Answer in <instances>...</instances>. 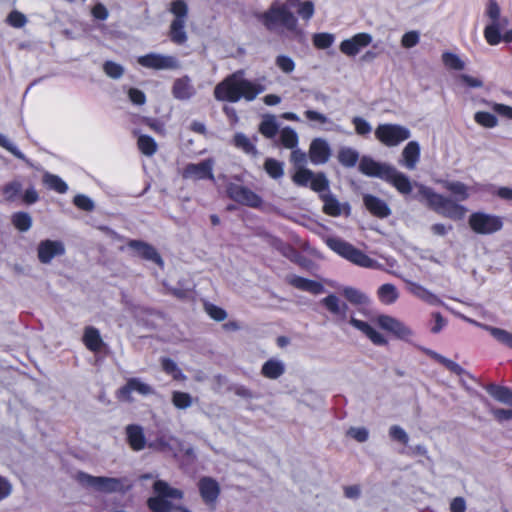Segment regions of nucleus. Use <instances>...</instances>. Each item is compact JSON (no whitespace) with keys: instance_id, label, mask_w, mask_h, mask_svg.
Listing matches in <instances>:
<instances>
[{"instance_id":"c03bdc74","label":"nucleus","mask_w":512,"mask_h":512,"mask_svg":"<svg viewBox=\"0 0 512 512\" xmlns=\"http://www.w3.org/2000/svg\"><path fill=\"white\" fill-rule=\"evenodd\" d=\"M338 160L342 165L352 167L358 160V153L352 148H342L338 153Z\"/></svg>"},{"instance_id":"0e129e2a","label":"nucleus","mask_w":512,"mask_h":512,"mask_svg":"<svg viewBox=\"0 0 512 512\" xmlns=\"http://www.w3.org/2000/svg\"><path fill=\"white\" fill-rule=\"evenodd\" d=\"M103 68H104L105 73L111 78H119L122 76V74L124 72V69L121 65H119L115 62H112V61H107L104 64Z\"/></svg>"},{"instance_id":"473e14b6","label":"nucleus","mask_w":512,"mask_h":512,"mask_svg":"<svg viewBox=\"0 0 512 512\" xmlns=\"http://www.w3.org/2000/svg\"><path fill=\"white\" fill-rule=\"evenodd\" d=\"M380 301L384 304H393L399 297L398 290L392 284H383L377 291Z\"/></svg>"},{"instance_id":"3c124183","label":"nucleus","mask_w":512,"mask_h":512,"mask_svg":"<svg viewBox=\"0 0 512 512\" xmlns=\"http://www.w3.org/2000/svg\"><path fill=\"white\" fill-rule=\"evenodd\" d=\"M485 16L487 17V22H492L495 20H499L504 16L501 14V8L496 0H488L485 7Z\"/></svg>"},{"instance_id":"79ce46f5","label":"nucleus","mask_w":512,"mask_h":512,"mask_svg":"<svg viewBox=\"0 0 512 512\" xmlns=\"http://www.w3.org/2000/svg\"><path fill=\"white\" fill-rule=\"evenodd\" d=\"M266 173L273 179H279L284 174L283 164L273 158L266 159L264 163Z\"/></svg>"},{"instance_id":"dca6fc26","label":"nucleus","mask_w":512,"mask_h":512,"mask_svg":"<svg viewBox=\"0 0 512 512\" xmlns=\"http://www.w3.org/2000/svg\"><path fill=\"white\" fill-rule=\"evenodd\" d=\"M331 155V149L328 142L322 138L312 140L309 148V157L313 164L319 165L326 163Z\"/></svg>"},{"instance_id":"13d9d810","label":"nucleus","mask_w":512,"mask_h":512,"mask_svg":"<svg viewBox=\"0 0 512 512\" xmlns=\"http://www.w3.org/2000/svg\"><path fill=\"white\" fill-rule=\"evenodd\" d=\"M355 131L360 136H366L372 132L371 124L364 118L356 116L352 119Z\"/></svg>"},{"instance_id":"412c9836","label":"nucleus","mask_w":512,"mask_h":512,"mask_svg":"<svg viewBox=\"0 0 512 512\" xmlns=\"http://www.w3.org/2000/svg\"><path fill=\"white\" fill-rule=\"evenodd\" d=\"M420 159V146L416 141H410L402 150L401 164L408 170H414Z\"/></svg>"},{"instance_id":"09e8293b","label":"nucleus","mask_w":512,"mask_h":512,"mask_svg":"<svg viewBox=\"0 0 512 512\" xmlns=\"http://www.w3.org/2000/svg\"><path fill=\"white\" fill-rule=\"evenodd\" d=\"M427 354L436 361H438L439 363H441L442 365H444L451 372L455 374H460L462 372V368L456 362L431 350L427 351Z\"/></svg>"},{"instance_id":"4d7b16f0","label":"nucleus","mask_w":512,"mask_h":512,"mask_svg":"<svg viewBox=\"0 0 512 512\" xmlns=\"http://www.w3.org/2000/svg\"><path fill=\"white\" fill-rule=\"evenodd\" d=\"M172 403L179 409H185L192 404V397L185 392H173Z\"/></svg>"},{"instance_id":"ea45409f","label":"nucleus","mask_w":512,"mask_h":512,"mask_svg":"<svg viewBox=\"0 0 512 512\" xmlns=\"http://www.w3.org/2000/svg\"><path fill=\"white\" fill-rule=\"evenodd\" d=\"M275 65L285 74L293 73L296 68V63L293 58L285 54H279L275 57Z\"/></svg>"},{"instance_id":"ddd939ff","label":"nucleus","mask_w":512,"mask_h":512,"mask_svg":"<svg viewBox=\"0 0 512 512\" xmlns=\"http://www.w3.org/2000/svg\"><path fill=\"white\" fill-rule=\"evenodd\" d=\"M137 62L143 67L156 70L177 69L179 67L175 57L155 53L141 56Z\"/></svg>"},{"instance_id":"a878e982","label":"nucleus","mask_w":512,"mask_h":512,"mask_svg":"<svg viewBox=\"0 0 512 512\" xmlns=\"http://www.w3.org/2000/svg\"><path fill=\"white\" fill-rule=\"evenodd\" d=\"M364 204L366 208L377 217L384 218L389 216L391 213L388 205L383 200L375 196L365 195Z\"/></svg>"},{"instance_id":"052dcab7","label":"nucleus","mask_w":512,"mask_h":512,"mask_svg":"<svg viewBox=\"0 0 512 512\" xmlns=\"http://www.w3.org/2000/svg\"><path fill=\"white\" fill-rule=\"evenodd\" d=\"M389 436L393 440L398 441L402 444H407L408 440H409V437H408V434L406 433V431L398 425H393L390 427Z\"/></svg>"},{"instance_id":"7c9ffc66","label":"nucleus","mask_w":512,"mask_h":512,"mask_svg":"<svg viewBox=\"0 0 512 512\" xmlns=\"http://www.w3.org/2000/svg\"><path fill=\"white\" fill-rule=\"evenodd\" d=\"M444 187L455 197L457 201H465L469 198V188L462 182L450 181L444 184Z\"/></svg>"},{"instance_id":"b1692460","label":"nucleus","mask_w":512,"mask_h":512,"mask_svg":"<svg viewBox=\"0 0 512 512\" xmlns=\"http://www.w3.org/2000/svg\"><path fill=\"white\" fill-rule=\"evenodd\" d=\"M289 283L297 289L307 291L315 295L321 294L324 290L321 283L300 276H291L289 278Z\"/></svg>"},{"instance_id":"39448f33","label":"nucleus","mask_w":512,"mask_h":512,"mask_svg":"<svg viewBox=\"0 0 512 512\" xmlns=\"http://www.w3.org/2000/svg\"><path fill=\"white\" fill-rule=\"evenodd\" d=\"M326 244L335 253L357 266L370 269H378L381 266L376 260L339 238H328Z\"/></svg>"},{"instance_id":"2f4dec72","label":"nucleus","mask_w":512,"mask_h":512,"mask_svg":"<svg viewBox=\"0 0 512 512\" xmlns=\"http://www.w3.org/2000/svg\"><path fill=\"white\" fill-rule=\"evenodd\" d=\"M185 22L182 20H173L170 25L169 37L171 41L176 44H183L187 40V35L184 30Z\"/></svg>"},{"instance_id":"69168bd1","label":"nucleus","mask_w":512,"mask_h":512,"mask_svg":"<svg viewBox=\"0 0 512 512\" xmlns=\"http://www.w3.org/2000/svg\"><path fill=\"white\" fill-rule=\"evenodd\" d=\"M0 146L7 149L15 157H17L21 160H24L26 163H29V161L25 158V156L2 134H0Z\"/></svg>"},{"instance_id":"20e7f679","label":"nucleus","mask_w":512,"mask_h":512,"mask_svg":"<svg viewBox=\"0 0 512 512\" xmlns=\"http://www.w3.org/2000/svg\"><path fill=\"white\" fill-rule=\"evenodd\" d=\"M265 90L260 83L248 80L244 72L239 71L226 78V101H253Z\"/></svg>"},{"instance_id":"f704fd0d","label":"nucleus","mask_w":512,"mask_h":512,"mask_svg":"<svg viewBox=\"0 0 512 512\" xmlns=\"http://www.w3.org/2000/svg\"><path fill=\"white\" fill-rule=\"evenodd\" d=\"M444 66L451 70H463L466 67L465 61L457 54L444 52L441 56Z\"/></svg>"},{"instance_id":"4c0bfd02","label":"nucleus","mask_w":512,"mask_h":512,"mask_svg":"<svg viewBox=\"0 0 512 512\" xmlns=\"http://www.w3.org/2000/svg\"><path fill=\"white\" fill-rule=\"evenodd\" d=\"M312 42L317 49H328L334 44L335 35L328 32L315 33L312 36Z\"/></svg>"},{"instance_id":"338daca9","label":"nucleus","mask_w":512,"mask_h":512,"mask_svg":"<svg viewBox=\"0 0 512 512\" xmlns=\"http://www.w3.org/2000/svg\"><path fill=\"white\" fill-rule=\"evenodd\" d=\"M73 203L84 211H92L94 209L93 201L85 195H76Z\"/></svg>"},{"instance_id":"a18cd8bd","label":"nucleus","mask_w":512,"mask_h":512,"mask_svg":"<svg viewBox=\"0 0 512 512\" xmlns=\"http://www.w3.org/2000/svg\"><path fill=\"white\" fill-rule=\"evenodd\" d=\"M137 145L139 150L147 156L153 155L157 150L156 142L146 135H140L138 137Z\"/></svg>"},{"instance_id":"6e6552de","label":"nucleus","mask_w":512,"mask_h":512,"mask_svg":"<svg viewBox=\"0 0 512 512\" xmlns=\"http://www.w3.org/2000/svg\"><path fill=\"white\" fill-rule=\"evenodd\" d=\"M374 134L375 138L387 147H396L411 137L409 128L395 123L379 124Z\"/></svg>"},{"instance_id":"37998d69","label":"nucleus","mask_w":512,"mask_h":512,"mask_svg":"<svg viewBox=\"0 0 512 512\" xmlns=\"http://www.w3.org/2000/svg\"><path fill=\"white\" fill-rule=\"evenodd\" d=\"M234 144L246 154L255 155L257 153L253 142L242 133H237L234 136Z\"/></svg>"},{"instance_id":"5701e85b","label":"nucleus","mask_w":512,"mask_h":512,"mask_svg":"<svg viewBox=\"0 0 512 512\" xmlns=\"http://www.w3.org/2000/svg\"><path fill=\"white\" fill-rule=\"evenodd\" d=\"M285 372V363L277 358L267 360L261 368V374L268 379L275 380Z\"/></svg>"},{"instance_id":"6ab92c4d","label":"nucleus","mask_w":512,"mask_h":512,"mask_svg":"<svg viewBox=\"0 0 512 512\" xmlns=\"http://www.w3.org/2000/svg\"><path fill=\"white\" fill-rule=\"evenodd\" d=\"M128 246L135 250L140 257L146 260H151L159 266H163L162 258L156 249L150 244L139 240H131L129 241Z\"/></svg>"},{"instance_id":"c756f323","label":"nucleus","mask_w":512,"mask_h":512,"mask_svg":"<svg viewBox=\"0 0 512 512\" xmlns=\"http://www.w3.org/2000/svg\"><path fill=\"white\" fill-rule=\"evenodd\" d=\"M487 392L495 400L512 406V390L510 388L498 385H490L487 387Z\"/></svg>"},{"instance_id":"4be33fe9","label":"nucleus","mask_w":512,"mask_h":512,"mask_svg":"<svg viewBox=\"0 0 512 512\" xmlns=\"http://www.w3.org/2000/svg\"><path fill=\"white\" fill-rule=\"evenodd\" d=\"M199 490L206 503L213 502L220 493L219 484L209 477H204L199 481Z\"/></svg>"},{"instance_id":"9b49d317","label":"nucleus","mask_w":512,"mask_h":512,"mask_svg":"<svg viewBox=\"0 0 512 512\" xmlns=\"http://www.w3.org/2000/svg\"><path fill=\"white\" fill-rule=\"evenodd\" d=\"M373 42V36L367 32H359L342 40L339 44L340 52L354 58Z\"/></svg>"},{"instance_id":"f257e3e1","label":"nucleus","mask_w":512,"mask_h":512,"mask_svg":"<svg viewBox=\"0 0 512 512\" xmlns=\"http://www.w3.org/2000/svg\"><path fill=\"white\" fill-rule=\"evenodd\" d=\"M359 169L367 176L378 177L390 183L402 195L410 194L415 188L417 190L415 199L443 217L457 221L463 219L467 213V209L463 205L435 192L422 183L411 182L407 175L392 165L364 157L360 161Z\"/></svg>"},{"instance_id":"bf43d9fd","label":"nucleus","mask_w":512,"mask_h":512,"mask_svg":"<svg viewBox=\"0 0 512 512\" xmlns=\"http://www.w3.org/2000/svg\"><path fill=\"white\" fill-rule=\"evenodd\" d=\"M347 435L356 440L357 442H366L369 438V431L365 427H351L347 431Z\"/></svg>"},{"instance_id":"bb28decb","label":"nucleus","mask_w":512,"mask_h":512,"mask_svg":"<svg viewBox=\"0 0 512 512\" xmlns=\"http://www.w3.org/2000/svg\"><path fill=\"white\" fill-rule=\"evenodd\" d=\"M194 88L190 83V79L188 77H182L177 79L173 85V95L180 99L186 100L189 99L194 94Z\"/></svg>"},{"instance_id":"0eeeda50","label":"nucleus","mask_w":512,"mask_h":512,"mask_svg":"<svg viewBox=\"0 0 512 512\" xmlns=\"http://www.w3.org/2000/svg\"><path fill=\"white\" fill-rule=\"evenodd\" d=\"M469 228L477 235H493L504 227L503 218L499 215L485 211H476L469 215Z\"/></svg>"},{"instance_id":"de8ad7c7","label":"nucleus","mask_w":512,"mask_h":512,"mask_svg":"<svg viewBox=\"0 0 512 512\" xmlns=\"http://www.w3.org/2000/svg\"><path fill=\"white\" fill-rule=\"evenodd\" d=\"M169 10L175 16L174 20L186 21L188 6L183 0L172 1Z\"/></svg>"},{"instance_id":"680f3d73","label":"nucleus","mask_w":512,"mask_h":512,"mask_svg":"<svg viewBox=\"0 0 512 512\" xmlns=\"http://www.w3.org/2000/svg\"><path fill=\"white\" fill-rule=\"evenodd\" d=\"M22 185L17 181H13L8 183L3 187V194L5 195L8 201H12L21 191Z\"/></svg>"},{"instance_id":"8fccbe9b","label":"nucleus","mask_w":512,"mask_h":512,"mask_svg":"<svg viewBox=\"0 0 512 512\" xmlns=\"http://www.w3.org/2000/svg\"><path fill=\"white\" fill-rule=\"evenodd\" d=\"M13 225L20 231H27L31 227L32 219L28 213L18 212L12 216Z\"/></svg>"},{"instance_id":"774afa93","label":"nucleus","mask_w":512,"mask_h":512,"mask_svg":"<svg viewBox=\"0 0 512 512\" xmlns=\"http://www.w3.org/2000/svg\"><path fill=\"white\" fill-rule=\"evenodd\" d=\"M458 79L461 83L470 88L483 87V81L478 77H474L468 74H461L459 75Z\"/></svg>"},{"instance_id":"f8f14e48","label":"nucleus","mask_w":512,"mask_h":512,"mask_svg":"<svg viewBox=\"0 0 512 512\" xmlns=\"http://www.w3.org/2000/svg\"><path fill=\"white\" fill-rule=\"evenodd\" d=\"M376 323L382 329L394 334L396 337L402 340H410L414 335L413 330L410 327L389 315H379L376 318Z\"/></svg>"},{"instance_id":"603ef678","label":"nucleus","mask_w":512,"mask_h":512,"mask_svg":"<svg viewBox=\"0 0 512 512\" xmlns=\"http://www.w3.org/2000/svg\"><path fill=\"white\" fill-rule=\"evenodd\" d=\"M313 175L314 173L311 170L299 167L294 173L292 179L293 182L299 186H307L312 180Z\"/></svg>"},{"instance_id":"cd10ccee","label":"nucleus","mask_w":512,"mask_h":512,"mask_svg":"<svg viewBox=\"0 0 512 512\" xmlns=\"http://www.w3.org/2000/svg\"><path fill=\"white\" fill-rule=\"evenodd\" d=\"M83 342L86 347L94 352H97L103 346L99 331L94 327H86L83 335Z\"/></svg>"},{"instance_id":"72a5a7b5","label":"nucleus","mask_w":512,"mask_h":512,"mask_svg":"<svg viewBox=\"0 0 512 512\" xmlns=\"http://www.w3.org/2000/svg\"><path fill=\"white\" fill-rule=\"evenodd\" d=\"M292 6H296L298 15L305 21L310 20L314 15V4L312 1L287 0Z\"/></svg>"},{"instance_id":"864d4df0","label":"nucleus","mask_w":512,"mask_h":512,"mask_svg":"<svg viewBox=\"0 0 512 512\" xmlns=\"http://www.w3.org/2000/svg\"><path fill=\"white\" fill-rule=\"evenodd\" d=\"M420 42V33L415 30L404 33L401 37V46L405 49H410L418 45Z\"/></svg>"},{"instance_id":"7ed1b4c3","label":"nucleus","mask_w":512,"mask_h":512,"mask_svg":"<svg viewBox=\"0 0 512 512\" xmlns=\"http://www.w3.org/2000/svg\"><path fill=\"white\" fill-rule=\"evenodd\" d=\"M254 17L269 31L282 27L296 36L302 33L296 16L285 5L273 4L264 12H255Z\"/></svg>"},{"instance_id":"49530a36","label":"nucleus","mask_w":512,"mask_h":512,"mask_svg":"<svg viewBox=\"0 0 512 512\" xmlns=\"http://www.w3.org/2000/svg\"><path fill=\"white\" fill-rule=\"evenodd\" d=\"M43 182L51 189L56 190L59 193H65L67 191V185L58 176L45 173L43 175Z\"/></svg>"},{"instance_id":"5fc2aeb1","label":"nucleus","mask_w":512,"mask_h":512,"mask_svg":"<svg viewBox=\"0 0 512 512\" xmlns=\"http://www.w3.org/2000/svg\"><path fill=\"white\" fill-rule=\"evenodd\" d=\"M474 120L476 121V123L486 128H492L497 125L496 117L489 112H477L474 116Z\"/></svg>"},{"instance_id":"4468645a","label":"nucleus","mask_w":512,"mask_h":512,"mask_svg":"<svg viewBox=\"0 0 512 512\" xmlns=\"http://www.w3.org/2000/svg\"><path fill=\"white\" fill-rule=\"evenodd\" d=\"M133 391L141 395L154 393V389L149 384L142 382L138 378H130L127 380L126 384L118 390L117 397L121 401L131 402L133 400L131 397Z\"/></svg>"},{"instance_id":"e2e57ef3","label":"nucleus","mask_w":512,"mask_h":512,"mask_svg":"<svg viewBox=\"0 0 512 512\" xmlns=\"http://www.w3.org/2000/svg\"><path fill=\"white\" fill-rule=\"evenodd\" d=\"M312 190L322 192L328 187V181L322 174H314L309 183Z\"/></svg>"},{"instance_id":"6e6d98bb","label":"nucleus","mask_w":512,"mask_h":512,"mask_svg":"<svg viewBox=\"0 0 512 512\" xmlns=\"http://www.w3.org/2000/svg\"><path fill=\"white\" fill-rule=\"evenodd\" d=\"M162 368L166 373L171 374L175 380L185 379L177 364L169 358L162 359Z\"/></svg>"},{"instance_id":"c9c22d12","label":"nucleus","mask_w":512,"mask_h":512,"mask_svg":"<svg viewBox=\"0 0 512 512\" xmlns=\"http://www.w3.org/2000/svg\"><path fill=\"white\" fill-rule=\"evenodd\" d=\"M260 133L267 137L272 138L278 131V125L273 115H265L259 125Z\"/></svg>"},{"instance_id":"e433bc0d","label":"nucleus","mask_w":512,"mask_h":512,"mask_svg":"<svg viewBox=\"0 0 512 512\" xmlns=\"http://www.w3.org/2000/svg\"><path fill=\"white\" fill-rule=\"evenodd\" d=\"M343 295L354 305H366L369 303V298L365 293L352 287L344 288Z\"/></svg>"},{"instance_id":"423d86ee","label":"nucleus","mask_w":512,"mask_h":512,"mask_svg":"<svg viewBox=\"0 0 512 512\" xmlns=\"http://www.w3.org/2000/svg\"><path fill=\"white\" fill-rule=\"evenodd\" d=\"M154 491L158 497L150 498L148 506L153 512H188L182 507L173 505L168 499H180L182 492L171 488L164 481H156L154 483Z\"/></svg>"},{"instance_id":"a19ab883","label":"nucleus","mask_w":512,"mask_h":512,"mask_svg":"<svg viewBox=\"0 0 512 512\" xmlns=\"http://www.w3.org/2000/svg\"><path fill=\"white\" fill-rule=\"evenodd\" d=\"M409 291L416 297H418L421 300L426 301L430 304H434L438 301L437 297L434 294H432L426 288H424L421 285H418L416 283L410 284Z\"/></svg>"},{"instance_id":"a211bd4d","label":"nucleus","mask_w":512,"mask_h":512,"mask_svg":"<svg viewBox=\"0 0 512 512\" xmlns=\"http://www.w3.org/2000/svg\"><path fill=\"white\" fill-rule=\"evenodd\" d=\"M182 177L190 180H200L206 177L212 178L210 160L198 163L188 164L182 171Z\"/></svg>"},{"instance_id":"f03ea898","label":"nucleus","mask_w":512,"mask_h":512,"mask_svg":"<svg viewBox=\"0 0 512 512\" xmlns=\"http://www.w3.org/2000/svg\"><path fill=\"white\" fill-rule=\"evenodd\" d=\"M322 305L336 318L339 323L348 321L352 327L362 332L375 345H386V338L375 330L368 322L348 315V306L339 297L330 294L321 300Z\"/></svg>"},{"instance_id":"9d476101","label":"nucleus","mask_w":512,"mask_h":512,"mask_svg":"<svg viewBox=\"0 0 512 512\" xmlns=\"http://www.w3.org/2000/svg\"><path fill=\"white\" fill-rule=\"evenodd\" d=\"M509 25L508 17H503L499 20L487 22L484 28V38L491 46H496L500 42H512V29H507Z\"/></svg>"},{"instance_id":"c85d7f7f","label":"nucleus","mask_w":512,"mask_h":512,"mask_svg":"<svg viewBox=\"0 0 512 512\" xmlns=\"http://www.w3.org/2000/svg\"><path fill=\"white\" fill-rule=\"evenodd\" d=\"M324 205H323V211L330 216L336 217L341 215L345 209L347 208V205L341 204L334 196L330 194H325L322 196Z\"/></svg>"},{"instance_id":"393cba45","label":"nucleus","mask_w":512,"mask_h":512,"mask_svg":"<svg viewBox=\"0 0 512 512\" xmlns=\"http://www.w3.org/2000/svg\"><path fill=\"white\" fill-rule=\"evenodd\" d=\"M464 320H466L467 322L471 323V324H474L478 327H481L483 329H485L486 331H488L498 342L502 343V344H505L507 345L508 347L512 348V333L504 330V329H500V328H496V327H491V326H488V325H484V324H481V323H478L472 319H469L467 317H462Z\"/></svg>"},{"instance_id":"2eb2a0df","label":"nucleus","mask_w":512,"mask_h":512,"mask_svg":"<svg viewBox=\"0 0 512 512\" xmlns=\"http://www.w3.org/2000/svg\"><path fill=\"white\" fill-rule=\"evenodd\" d=\"M65 248L62 242L44 240L41 241L37 248L38 259L41 263H49L54 256L62 255Z\"/></svg>"},{"instance_id":"58836bf2","label":"nucleus","mask_w":512,"mask_h":512,"mask_svg":"<svg viewBox=\"0 0 512 512\" xmlns=\"http://www.w3.org/2000/svg\"><path fill=\"white\" fill-rule=\"evenodd\" d=\"M280 140L282 145L287 149H294L298 145V135L296 131L290 127H284L280 131Z\"/></svg>"},{"instance_id":"aec40b11","label":"nucleus","mask_w":512,"mask_h":512,"mask_svg":"<svg viewBox=\"0 0 512 512\" xmlns=\"http://www.w3.org/2000/svg\"><path fill=\"white\" fill-rule=\"evenodd\" d=\"M229 194L235 201L247 206L258 207L261 204V199L257 194L243 187L231 188Z\"/></svg>"},{"instance_id":"f3484780","label":"nucleus","mask_w":512,"mask_h":512,"mask_svg":"<svg viewBox=\"0 0 512 512\" xmlns=\"http://www.w3.org/2000/svg\"><path fill=\"white\" fill-rule=\"evenodd\" d=\"M126 441L133 451H141L147 446L144 429L138 424H129L125 427Z\"/></svg>"},{"instance_id":"1a4fd4ad","label":"nucleus","mask_w":512,"mask_h":512,"mask_svg":"<svg viewBox=\"0 0 512 512\" xmlns=\"http://www.w3.org/2000/svg\"><path fill=\"white\" fill-rule=\"evenodd\" d=\"M76 478L83 487L101 493L119 492L123 488L121 479L114 477H97L80 472L77 474Z\"/></svg>"}]
</instances>
